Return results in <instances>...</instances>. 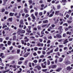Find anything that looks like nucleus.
I'll list each match as a JSON object with an SVG mask.
<instances>
[{"mask_svg":"<svg viewBox=\"0 0 73 73\" xmlns=\"http://www.w3.org/2000/svg\"><path fill=\"white\" fill-rule=\"evenodd\" d=\"M27 9H28V8L26 7V8H25L24 9V11H25V12L26 13H28V10H27Z\"/></svg>","mask_w":73,"mask_h":73,"instance_id":"obj_7","label":"nucleus"},{"mask_svg":"<svg viewBox=\"0 0 73 73\" xmlns=\"http://www.w3.org/2000/svg\"><path fill=\"white\" fill-rule=\"evenodd\" d=\"M73 69V67H70V66H68L67 67V70H70L71 69Z\"/></svg>","mask_w":73,"mask_h":73,"instance_id":"obj_4","label":"nucleus"},{"mask_svg":"<svg viewBox=\"0 0 73 73\" xmlns=\"http://www.w3.org/2000/svg\"><path fill=\"white\" fill-rule=\"evenodd\" d=\"M7 25H3V27H2L3 29H4L5 28H7Z\"/></svg>","mask_w":73,"mask_h":73,"instance_id":"obj_29","label":"nucleus"},{"mask_svg":"<svg viewBox=\"0 0 73 73\" xmlns=\"http://www.w3.org/2000/svg\"><path fill=\"white\" fill-rule=\"evenodd\" d=\"M25 31L24 30H22L21 32V33L23 34V33H25Z\"/></svg>","mask_w":73,"mask_h":73,"instance_id":"obj_34","label":"nucleus"},{"mask_svg":"<svg viewBox=\"0 0 73 73\" xmlns=\"http://www.w3.org/2000/svg\"><path fill=\"white\" fill-rule=\"evenodd\" d=\"M19 28H23L24 27V24H21L19 26Z\"/></svg>","mask_w":73,"mask_h":73,"instance_id":"obj_9","label":"nucleus"},{"mask_svg":"<svg viewBox=\"0 0 73 73\" xmlns=\"http://www.w3.org/2000/svg\"><path fill=\"white\" fill-rule=\"evenodd\" d=\"M28 28H29V30H31V28H32V27H31V26H29L28 27Z\"/></svg>","mask_w":73,"mask_h":73,"instance_id":"obj_47","label":"nucleus"},{"mask_svg":"<svg viewBox=\"0 0 73 73\" xmlns=\"http://www.w3.org/2000/svg\"><path fill=\"white\" fill-rule=\"evenodd\" d=\"M23 20H21L20 21V23L21 24H24V23H23Z\"/></svg>","mask_w":73,"mask_h":73,"instance_id":"obj_25","label":"nucleus"},{"mask_svg":"<svg viewBox=\"0 0 73 73\" xmlns=\"http://www.w3.org/2000/svg\"><path fill=\"white\" fill-rule=\"evenodd\" d=\"M5 11V9H1V12H2V13H3V12H4Z\"/></svg>","mask_w":73,"mask_h":73,"instance_id":"obj_36","label":"nucleus"},{"mask_svg":"<svg viewBox=\"0 0 73 73\" xmlns=\"http://www.w3.org/2000/svg\"><path fill=\"white\" fill-rule=\"evenodd\" d=\"M29 15L28 14H26L25 16L26 17H29Z\"/></svg>","mask_w":73,"mask_h":73,"instance_id":"obj_51","label":"nucleus"},{"mask_svg":"<svg viewBox=\"0 0 73 73\" xmlns=\"http://www.w3.org/2000/svg\"><path fill=\"white\" fill-rule=\"evenodd\" d=\"M41 68L39 66H37L35 67V68H37L38 70H40Z\"/></svg>","mask_w":73,"mask_h":73,"instance_id":"obj_8","label":"nucleus"},{"mask_svg":"<svg viewBox=\"0 0 73 73\" xmlns=\"http://www.w3.org/2000/svg\"><path fill=\"white\" fill-rule=\"evenodd\" d=\"M10 16H13V15H14V13H10L9 14Z\"/></svg>","mask_w":73,"mask_h":73,"instance_id":"obj_22","label":"nucleus"},{"mask_svg":"<svg viewBox=\"0 0 73 73\" xmlns=\"http://www.w3.org/2000/svg\"><path fill=\"white\" fill-rule=\"evenodd\" d=\"M28 2L29 3V5H31L32 3V0H29L28 1Z\"/></svg>","mask_w":73,"mask_h":73,"instance_id":"obj_17","label":"nucleus"},{"mask_svg":"<svg viewBox=\"0 0 73 73\" xmlns=\"http://www.w3.org/2000/svg\"><path fill=\"white\" fill-rule=\"evenodd\" d=\"M22 63H23V62L22 61H19V62H18V64L19 65L21 64Z\"/></svg>","mask_w":73,"mask_h":73,"instance_id":"obj_37","label":"nucleus"},{"mask_svg":"<svg viewBox=\"0 0 73 73\" xmlns=\"http://www.w3.org/2000/svg\"><path fill=\"white\" fill-rule=\"evenodd\" d=\"M58 30H60L61 33H62L63 31V29H62V26H60L58 28Z\"/></svg>","mask_w":73,"mask_h":73,"instance_id":"obj_2","label":"nucleus"},{"mask_svg":"<svg viewBox=\"0 0 73 73\" xmlns=\"http://www.w3.org/2000/svg\"><path fill=\"white\" fill-rule=\"evenodd\" d=\"M24 57H28V55H27V54L26 53L24 55Z\"/></svg>","mask_w":73,"mask_h":73,"instance_id":"obj_48","label":"nucleus"},{"mask_svg":"<svg viewBox=\"0 0 73 73\" xmlns=\"http://www.w3.org/2000/svg\"><path fill=\"white\" fill-rule=\"evenodd\" d=\"M63 60V58H60L59 60V62H62Z\"/></svg>","mask_w":73,"mask_h":73,"instance_id":"obj_26","label":"nucleus"},{"mask_svg":"<svg viewBox=\"0 0 73 73\" xmlns=\"http://www.w3.org/2000/svg\"><path fill=\"white\" fill-rule=\"evenodd\" d=\"M64 41V39H61L58 40V42H61V41Z\"/></svg>","mask_w":73,"mask_h":73,"instance_id":"obj_20","label":"nucleus"},{"mask_svg":"<svg viewBox=\"0 0 73 73\" xmlns=\"http://www.w3.org/2000/svg\"><path fill=\"white\" fill-rule=\"evenodd\" d=\"M37 45L38 46H41V43L40 42L38 43Z\"/></svg>","mask_w":73,"mask_h":73,"instance_id":"obj_32","label":"nucleus"},{"mask_svg":"<svg viewBox=\"0 0 73 73\" xmlns=\"http://www.w3.org/2000/svg\"><path fill=\"white\" fill-rule=\"evenodd\" d=\"M53 9H51V10H50V13H52V12H53Z\"/></svg>","mask_w":73,"mask_h":73,"instance_id":"obj_62","label":"nucleus"},{"mask_svg":"<svg viewBox=\"0 0 73 73\" xmlns=\"http://www.w3.org/2000/svg\"><path fill=\"white\" fill-rule=\"evenodd\" d=\"M43 23H44L45 24L46 23H48V21L47 20H46L45 21H43Z\"/></svg>","mask_w":73,"mask_h":73,"instance_id":"obj_19","label":"nucleus"},{"mask_svg":"<svg viewBox=\"0 0 73 73\" xmlns=\"http://www.w3.org/2000/svg\"><path fill=\"white\" fill-rule=\"evenodd\" d=\"M19 60L21 61H23V60H24V58L23 57H21L20 58Z\"/></svg>","mask_w":73,"mask_h":73,"instance_id":"obj_27","label":"nucleus"},{"mask_svg":"<svg viewBox=\"0 0 73 73\" xmlns=\"http://www.w3.org/2000/svg\"><path fill=\"white\" fill-rule=\"evenodd\" d=\"M65 64L66 65H68L70 64V61L68 60L66 61L65 62Z\"/></svg>","mask_w":73,"mask_h":73,"instance_id":"obj_11","label":"nucleus"},{"mask_svg":"<svg viewBox=\"0 0 73 73\" xmlns=\"http://www.w3.org/2000/svg\"><path fill=\"white\" fill-rule=\"evenodd\" d=\"M31 17H32L33 19L34 20V19H36V17H35V16H34V15H33V14H31Z\"/></svg>","mask_w":73,"mask_h":73,"instance_id":"obj_15","label":"nucleus"},{"mask_svg":"<svg viewBox=\"0 0 73 73\" xmlns=\"http://www.w3.org/2000/svg\"><path fill=\"white\" fill-rule=\"evenodd\" d=\"M26 31L28 32V33H31V31L29 30H28V29H26Z\"/></svg>","mask_w":73,"mask_h":73,"instance_id":"obj_18","label":"nucleus"},{"mask_svg":"<svg viewBox=\"0 0 73 73\" xmlns=\"http://www.w3.org/2000/svg\"><path fill=\"white\" fill-rule=\"evenodd\" d=\"M13 68H14L15 69L16 68V65H14L13 66Z\"/></svg>","mask_w":73,"mask_h":73,"instance_id":"obj_55","label":"nucleus"},{"mask_svg":"<svg viewBox=\"0 0 73 73\" xmlns=\"http://www.w3.org/2000/svg\"><path fill=\"white\" fill-rule=\"evenodd\" d=\"M54 13V11H53L52 12V14H51L49 15V17H52V16L53 15Z\"/></svg>","mask_w":73,"mask_h":73,"instance_id":"obj_12","label":"nucleus"},{"mask_svg":"<svg viewBox=\"0 0 73 73\" xmlns=\"http://www.w3.org/2000/svg\"><path fill=\"white\" fill-rule=\"evenodd\" d=\"M59 48H62L63 47V45H59Z\"/></svg>","mask_w":73,"mask_h":73,"instance_id":"obj_44","label":"nucleus"},{"mask_svg":"<svg viewBox=\"0 0 73 73\" xmlns=\"http://www.w3.org/2000/svg\"><path fill=\"white\" fill-rule=\"evenodd\" d=\"M38 29H41V27H40V26H38Z\"/></svg>","mask_w":73,"mask_h":73,"instance_id":"obj_63","label":"nucleus"},{"mask_svg":"<svg viewBox=\"0 0 73 73\" xmlns=\"http://www.w3.org/2000/svg\"><path fill=\"white\" fill-rule=\"evenodd\" d=\"M53 49H52L50 50V52L51 53H53Z\"/></svg>","mask_w":73,"mask_h":73,"instance_id":"obj_52","label":"nucleus"},{"mask_svg":"<svg viewBox=\"0 0 73 73\" xmlns=\"http://www.w3.org/2000/svg\"><path fill=\"white\" fill-rule=\"evenodd\" d=\"M68 23H69V24H70V23H72V21H68Z\"/></svg>","mask_w":73,"mask_h":73,"instance_id":"obj_58","label":"nucleus"},{"mask_svg":"<svg viewBox=\"0 0 73 73\" xmlns=\"http://www.w3.org/2000/svg\"><path fill=\"white\" fill-rule=\"evenodd\" d=\"M47 44H49V43H50V40H48L47 42Z\"/></svg>","mask_w":73,"mask_h":73,"instance_id":"obj_50","label":"nucleus"},{"mask_svg":"<svg viewBox=\"0 0 73 73\" xmlns=\"http://www.w3.org/2000/svg\"><path fill=\"white\" fill-rule=\"evenodd\" d=\"M3 53H1L0 55V57H1L3 56Z\"/></svg>","mask_w":73,"mask_h":73,"instance_id":"obj_61","label":"nucleus"},{"mask_svg":"<svg viewBox=\"0 0 73 73\" xmlns=\"http://www.w3.org/2000/svg\"><path fill=\"white\" fill-rule=\"evenodd\" d=\"M29 8L30 9H32V8H33V6H32V5H31L30 6Z\"/></svg>","mask_w":73,"mask_h":73,"instance_id":"obj_54","label":"nucleus"},{"mask_svg":"<svg viewBox=\"0 0 73 73\" xmlns=\"http://www.w3.org/2000/svg\"><path fill=\"white\" fill-rule=\"evenodd\" d=\"M47 65H49L50 64V61H49L48 60H47Z\"/></svg>","mask_w":73,"mask_h":73,"instance_id":"obj_23","label":"nucleus"},{"mask_svg":"<svg viewBox=\"0 0 73 73\" xmlns=\"http://www.w3.org/2000/svg\"><path fill=\"white\" fill-rule=\"evenodd\" d=\"M16 38V36H14L13 38V41H15V40Z\"/></svg>","mask_w":73,"mask_h":73,"instance_id":"obj_21","label":"nucleus"},{"mask_svg":"<svg viewBox=\"0 0 73 73\" xmlns=\"http://www.w3.org/2000/svg\"><path fill=\"white\" fill-rule=\"evenodd\" d=\"M20 51L19 49H18L17 50V53L18 54H19V53H20Z\"/></svg>","mask_w":73,"mask_h":73,"instance_id":"obj_39","label":"nucleus"},{"mask_svg":"<svg viewBox=\"0 0 73 73\" xmlns=\"http://www.w3.org/2000/svg\"><path fill=\"white\" fill-rule=\"evenodd\" d=\"M41 51H38L37 52V53L38 54H40V53H41Z\"/></svg>","mask_w":73,"mask_h":73,"instance_id":"obj_64","label":"nucleus"},{"mask_svg":"<svg viewBox=\"0 0 73 73\" xmlns=\"http://www.w3.org/2000/svg\"><path fill=\"white\" fill-rule=\"evenodd\" d=\"M67 35H71L72 33L71 32H67L66 33Z\"/></svg>","mask_w":73,"mask_h":73,"instance_id":"obj_28","label":"nucleus"},{"mask_svg":"<svg viewBox=\"0 0 73 73\" xmlns=\"http://www.w3.org/2000/svg\"><path fill=\"white\" fill-rule=\"evenodd\" d=\"M35 15L36 16H37V15H38V12H35Z\"/></svg>","mask_w":73,"mask_h":73,"instance_id":"obj_31","label":"nucleus"},{"mask_svg":"<svg viewBox=\"0 0 73 73\" xmlns=\"http://www.w3.org/2000/svg\"><path fill=\"white\" fill-rule=\"evenodd\" d=\"M28 19L29 21H31V18H30V17H29L28 18Z\"/></svg>","mask_w":73,"mask_h":73,"instance_id":"obj_53","label":"nucleus"},{"mask_svg":"<svg viewBox=\"0 0 73 73\" xmlns=\"http://www.w3.org/2000/svg\"><path fill=\"white\" fill-rule=\"evenodd\" d=\"M68 39H66V40H65L64 41L63 44H66V43L67 42H68Z\"/></svg>","mask_w":73,"mask_h":73,"instance_id":"obj_5","label":"nucleus"},{"mask_svg":"<svg viewBox=\"0 0 73 73\" xmlns=\"http://www.w3.org/2000/svg\"><path fill=\"white\" fill-rule=\"evenodd\" d=\"M25 39V42H28V41H29V39H28L27 38V37H25L24 38Z\"/></svg>","mask_w":73,"mask_h":73,"instance_id":"obj_6","label":"nucleus"},{"mask_svg":"<svg viewBox=\"0 0 73 73\" xmlns=\"http://www.w3.org/2000/svg\"><path fill=\"white\" fill-rule=\"evenodd\" d=\"M4 46V44H1L0 45V48H1Z\"/></svg>","mask_w":73,"mask_h":73,"instance_id":"obj_38","label":"nucleus"},{"mask_svg":"<svg viewBox=\"0 0 73 73\" xmlns=\"http://www.w3.org/2000/svg\"><path fill=\"white\" fill-rule=\"evenodd\" d=\"M38 49V48H37V47H35L34 48L35 50V51L37 50Z\"/></svg>","mask_w":73,"mask_h":73,"instance_id":"obj_46","label":"nucleus"},{"mask_svg":"<svg viewBox=\"0 0 73 73\" xmlns=\"http://www.w3.org/2000/svg\"><path fill=\"white\" fill-rule=\"evenodd\" d=\"M39 41L40 42H42V39H39Z\"/></svg>","mask_w":73,"mask_h":73,"instance_id":"obj_49","label":"nucleus"},{"mask_svg":"<svg viewBox=\"0 0 73 73\" xmlns=\"http://www.w3.org/2000/svg\"><path fill=\"white\" fill-rule=\"evenodd\" d=\"M63 25V26H65V25H66V27H68V24L67 23H64V24Z\"/></svg>","mask_w":73,"mask_h":73,"instance_id":"obj_40","label":"nucleus"},{"mask_svg":"<svg viewBox=\"0 0 73 73\" xmlns=\"http://www.w3.org/2000/svg\"><path fill=\"white\" fill-rule=\"evenodd\" d=\"M39 15L40 16H42V13L40 12L39 13Z\"/></svg>","mask_w":73,"mask_h":73,"instance_id":"obj_56","label":"nucleus"},{"mask_svg":"<svg viewBox=\"0 0 73 73\" xmlns=\"http://www.w3.org/2000/svg\"><path fill=\"white\" fill-rule=\"evenodd\" d=\"M47 70H48L47 69H45L42 70V71L43 72H46Z\"/></svg>","mask_w":73,"mask_h":73,"instance_id":"obj_35","label":"nucleus"},{"mask_svg":"<svg viewBox=\"0 0 73 73\" xmlns=\"http://www.w3.org/2000/svg\"><path fill=\"white\" fill-rule=\"evenodd\" d=\"M40 57V58H44V56L43 55H41Z\"/></svg>","mask_w":73,"mask_h":73,"instance_id":"obj_57","label":"nucleus"},{"mask_svg":"<svg viewBox=\"0 0 73 73\" xmlns=\"http://www.w3.org/2000/svg\"><path fill=\"white\" fill-rule=\"evenodd\" d=\"M70 41H72L73 40V38H71L68 40Z\"/></svg>","mask_w":73,"mask_h":73,"instance_id":"obj_43","label":"nucleus"},{"mask_svg":"<svg viewBox=\"0 0 73 73\" xmlns=\"http://www.w3.org/2000/svg\"><path fill=\"white\" fill-rule=\"evenodd\" d=\"M33 62H35V63H37V60H33Z\"/></svg>","mask_w":73,"mask_h":73,"instance_id":"obj_45","label":"nucleus"},{"mask_svg":"<svg viewBox=\"0 0 73 73\" xmlns=\"http://www.w3.org/2000/svg\"><path fill=\"white\" fill-rule=\"evenodd\" d=\"M56 36L57 37H58V38H61L62 37V36H61V35H60L58 34L56 35Z\"/></svg>","mask_w":73,"mask_h":73,"instance_id":"obj_14","label":"nucleus"},{"mask_svg":"<svg viewBox=\"0 0 73 73\" xmlns=\"http://www.w3.org/2000/svg\"><path fill=\"white\" fill-rule=\"evenodd\" d=\"M9 48H10V50H12V49L13 48V46H11V47H10Z\"/></svg>","mask_w":73,"mask_h":73,"instance_id":"obj_60","label":"nucleus"},{"mask_svg":"<svg viewBox=\"0 0 73 73\" xmlns=\"http://www.w3.org/2000/svg\"><path fill=\"white\" fill-rule=\"evenodd\" d=\"M11 42L10 41H9L7 42V44L9 45H11Z\"/></svg>","mask_w":73,"mask_h":73,"instance_id":"obj_24","label":"nucleus"},{"mask_svg":"<svg viewBox=\"0 0 73 73\" xmlns=\"http://www.w3.org/2000/svg\"><path fill=\"white\" fill-rule=\"evenodd\" d=\"M33 55L34 56H36L37 55V54L36 53V52H34L33 54Z\"/></svg>","mask_w":73,"mask_h":73,"instance_id":"obj_41","label":"nucleus"},{"mask_svg":"<svg viewBox=\"0 0 73 73\" xmlns=\"http://www.w3.org/2000/svg\"><path fill=\"white\" fill-rule=\"evenodd\" d=\"M44 64L45 66H44L43 63H42L41 65L42 67L43 68H46V62H44Z\"/></svg>","mask_w":73,"mask_h":73,"instance_id":"obj_1","label":"nucleus"},{"mask_svg":"<svg viewBox=\"0 0 73 73\" xmlns=\"http://www.w3.org/2000/svg\"><path fill=\"white\" fill-rule=\"evenodd\" d=\"M48 38L50 39H52V37L51 36H49L48 37Z\"/></svg>","mask_w":73,"mask_h":73,"instance_id":"obj_42","label":"nucleus"},{"mask_svg":"<svg viewBox=\"0 0 73 73\" xmlns=\"http://www.w3.org/2000/svg\"><path fill=\"white\" fill-rule=\"evenodd\" d=\"M51 27H52V28H54V27H55V25H54V24H52L51 25Z\"/></svg>","mask_w":73,"mask_h":73,"instance_id":"obj_59","label":"nucleus"},{"mask_svg":"<svg viewBox=\"0 0 73 73\" xmlns=\"http://www.w3.org/2000/svg\"><path fill=\"white\" fill-rule=\"evenodd\" d=\"M12 21V18H9L8 20H7V21L8 22H11Z\"/></svg>","mask_w":73,"mask_h":73,"instance_id":"obj_13","label":"nucleus"},{"mask_svg":"<svg viewBox=\"0 0 73 73\" xmlns=\"http://www.w3.org/2000/svg\"><path fill=\"white\" fill-rule=\"evenodd\" d=\"M54 52H58V48L57 47L56 48V49H55L54 50Z\"/></svg>","mask_w":73,"mask_h":73,"instance_id":"obj_30","label":"nucleus"},{"mask_svg":"<svg viewBox=\"0 0 73 73\" xmlns=\"http://www.w3.org/2000/svg\"><path fill=\"white\" fill-rule=\"evenodd\" d=\"M51 67L52 69H55L57 67V65H51Z\"/></svg>","mask_w":73,"mask_h":73,"instance_id":"obj_3","label":"nucleus"},{"mask_svg":"<svg viewBox=\"0 0 73 73\" xmlns=\"http://www.w3.org/2000/svg\"><path fill=\"white\" fill-rule=\"evenodd\" d=\"M60 12V11H55V14L56 15H59V13Z\"/></svg>","mask_w":73,"mask_h":73,"instance_id":"obj_10","label":"nucleus"},{"mask_svg":"<svg viewBox=\"0 0 73 73\" xmlns=\"http://www.w3.org/2000/svg\"><path fill=\"white\" fill-rule=\"evenodd\" d=\"M57 9H60V8H61V6H60V5H59L57 6Z\"/></svg>","mask_w":73,"mask_h":73,"instance_id":"obj_33","label":"nucleus"},{"mask_svg":"<svg viewBox=\"0 0 73 73\" xmlns=\"http://www.w3.org/2000/svg\"><path fill=\"white\" fill-rule=\"evenodd\" d=\"M19 70L17 73H21V71H22V69L21 68H19Z\"/></svg>","mask_w":73,"mask_h":73,"instance_id":"obj_16","label":"nucleus"}]
</instances>
